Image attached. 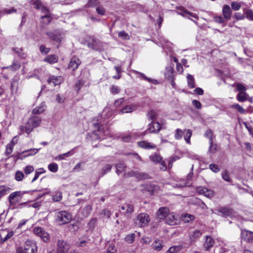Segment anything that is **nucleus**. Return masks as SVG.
<instances>
[{
    "instance_id": "nucleus-1",
    "label": "nucleus",
    "mask_w": 253,
    "mask_h": 253,
    "mask_svg": "<svg viewBox=\"0 0 253 253\" xmlns=\"http://www.w3.org/2000/svg\"><path fill=\"white\" fill-rule=\"evenodd\" d=\"M42 119L38 116H32L28 120L25 126H21L20 129L25 131L27 134H30L33 130L39 126L41 123Z\"/></svg>"
},
{
    "instance_id": "nucleus-2",
    "label": "nucleus",
    "mask_w": 253,
    "mask_h": 253,
    "mask_svg": "<svg viewBox=\"0 0 253 253\" xmlns=\"http://www.w3.org/2000/svg\"><path fill=\"white\" fill-rule=\"evenodd\" d=\"M72 219V215L67 211H60L55 213V221L59 225L68 223Z\"/></svg>"
},
{
    "instance_id": "nucleus-3",
    "label": "nucleus",
    "mask_w": 253,
    "mask_h": 253,
    "mask_svg": "<svg viewBox=\"0 0 253 253\" xmlns=\"http://www.w3.org/2000/svg\"><path fill=\"white\" fill-rule=\"evenodd\" d=\"M29 192L27 191H16L11 193L8 196V202L10 206H14L20 202L21 199L25 194Z\"/></svg>"
},
{
    "instance_id": "nucleus-4",
    "label": "nucleus",
    "mask_w": 253,
    "mask_h": 253,
    "mask_svg": "<svg viewBox=\"0 0 253 253\" xmlns=\"http://www.w3.org/2000/svg\"><path fill=\"white\" fill-rule=\"evenodd\" d=\"M37 246L34 242L27 241L24 248H19L16 253H37Z\"/></svg>"
},
{
    "instance_id": "nucleus-5",
    "label": "nucleus",
    "mask_w": 253,
    "mask_h": 253,
    "mask_svg": "<svg viewBox=\"0 0 253 253\" xmlns=\"http://www.w3.org/2000/svg\"><path fill=\"white\" fill-rule=\"evenodd\" d=\"M150 221V217L147 213H141L137 216L135 223L139 227H142L147 226Z\"/></svg>"
},
{
    "instance_id": "nucleus-6",
    "label": "nucleus",
    "mask_w": 253,
    "mask_h": 253,
    "mask_svg": "<svg viewBox=\"0 0 253 253\" xmlns=\"http://www.w3.org/2000/svg\"><path fill=\"white\" fill-rule=\"evenodd\" d=\"M34 233L44 242H47L49 240V235L42 227H36L34 229Z\"/></svg>"
},
{
    "instance_id": "nucleus-7",
    "label": "nucleus",
    "mask_w": 253,
    "mask_h": 253,
    "mask_svg": "<svg viewBox=\"0 0 253 253\" xmlns=\"http://www.w3.org/2000/svg\"><path fill=\"white\" fill-rule=\"evenodd\" d=\"M70 248V246L67 242L59 240L57 242L56 253H66Z\"/></svg>"
},
{
    "instance_id": "nucleus-8",
    "label": "nucleus",
    "mask_w": 253,
    "mask_h": 253,
    "mask_svg": "<svg viewBox=\"0 0 253 253\" xmlns=\"http://www.w3.org/2000/svg\"><path fill=\"white\" fill-rule=\"evenodd\" d=\"M40 149H30L20 153H17L16 157L17 159H23L24 158L31 156L37 154Z\"/></svg>"
},
{
    "instance_id": "nucleus-9",
    "label": "nucleus",
    "mask_w": 253,
    "mask_h": 253,
    "mask_svg": "<svg viewBox=\"0 0 253 253\" xmlns=\"http://www.w3.org/2000/svg\"><path fill=\"white\" fill-rule=\"evenodd\" d=\"M46 35L49 37L51 40L54 41L58 43H60L63 38L62 33L57 30L53 32H47Z\"/></svg>"
},
{
    "instance_id": "nucleus-10",
    "label": "nucleus",
    "mask_w": 253,
    "mask_h": 253,
    "mask_svg": "<svg viewBox=\"0 0 253 253\" xmlns=\"http://www.w3.org/2000/svg\"><path fill=\"white\" fill-rule=\"evenodd\" d=\"M196 191L199 194L203 195L208 198H211L214 195V192L205 187L200 186L196 188Z\"/></svg>"
},
{
    "instance_id": "nucleus-11",
    "label": "nucleus",
    "mask_w": 253,
    "mask_h": 253,
    "mask_svg": "<svg viewBox=\"0 0 253 253\" xmlns=\"http://www.w3.org/2000/svg\"><path fill=\"white\" fill-rule=\"evenodd\" d=\"M120 211L127 216H130L134 211V206L130 204L126 203L121 206Z\"/></svg>"
},
{
    "instance_id": "nucleus-12",
    "label": "nucleus",
    "mask_w": 253,
    "mask_h": 253,
    "mask_svg": "<svg viewBox=\"0 0 253 253\" xmlns=\"http://www.w3.org/2000/svg\"><path fill=\"white\" fill-rule=\"evenodd\" d=\"M88 47L95 50H101L102 49L101 42L95 38H91L87 43Z\"/></svg>"
},
{
    "instance_id": "nucleus-13",
    "label": "nucleus",
    "mask_w": 253,
    "mask_h": 253,
    "mask_svg": "<svg viewBox=\"0 0 253 253\" xmlns=\"http://www.w3.org/2000/svg\"><path fill=\"white\" fill-rule=\"evenodd\" d=\"M161 129L160 124L158 122H152L148 125V128L145 131V133L147 132L150 133H157Z\"/></svg>"
},
{
    "instance_id": "nucleus-14",
    "label": "nucleus",
    "mask_w": 253,
    "mask_h": 253,
    "mask_svg": "<svg viewBox=\"0 0 253 253\" xmlns=\"http://www.w3.org/2000/svg\"><path fill=\"white\" fill-rule=\"evenodd\" d=\"M217 211L224 217L231 216L234 213V211L232 209L227 207H220L217 210Z\"/></svg>"
},
{
    "instance_id": "nucleus-15",
    "label": "nucleus",
    "mask_w": 253,
    "mask_h": 253,
    "mask_svg": "<svg viewBox=\"0 0 253 253\" xmlns=\"http://www.w3.org/2000/svg\"><path fill=\"white\" fill-rule=\"evenodd\" d=\"M170 211L167 207L160 208L157 211V217L159 219L165 220Z\"/></svg>"
},
{
    "instance_id": "nucleus-16",
    "label": "nucleus",
    "mask_w": 253,
    "mask_h": 253,
    "mask_svg": "<svg viewBox=\"0 0 253 253\" xmlns=\"http://www.w3.org/2000/svg\"><path fill=\"white\" fill-rule=\"evenodd\" d=\"M165 220L168 224L173 225L176 224L177 216H175L174 212H169Z\"/></svg>"
},
{
    "instance_id": "nucleus-17",
    "label": "nucleus",
    "mask_w": 253,
    "mask_h": 253,
    "mask_svg": "<svg viewBox=\"0 0 253 253\" xmlns=\"http://www.w3.org/2000/svg\"><path fill=\"white\" fill-rule=\"evenodd\" d=\"M222 15L227 20H230L232 16V9L229 5H224L222 7Z\"/></svg>"
},
{
    "instance_id": "nucleus-18",
    "label": "nucleus",
    "mask_w": 253,
    "mask_h": 253,
    "mask_svg": "<svg viewBox=\"0 0 253 253\" xmlns=\"http://www.w3.org/2000/svg\"><path fill=\"white\" fill-rule=\"evenodd\" d=\"M81 63V61L79 58L75 56L73 57L70 60L68 68L72 69L73 70H75L78 68Z\"/></svg>"
},
{
    "instance_id": "nucleus-19",
    "label": "nucleus",
    "mask_w": 253,
    "mask_h": 253,
    "mask_svg": "<svg viewBox=\"0 0 253 253\" xmlns=\"http://www.w3.org/2000/svg\"><path fill=\"white\" fill-rule=\"evenodd\" d=\"M241 238L246 242H252L253 241V232L247 230H243L241 232Z\"/></svg>"
},
{
    "instance_id": "nucleus-20",
    "label": "nucleus",
    "mask_w": 253,
    "mask_h": 253,
    "mask_svg": "<svg viewBox=\"0 0 253 253\" xmlns=\"http://www.w3.org/2000/svg\"><path fill=\"white\" fill-rule=\"evenodd\" d=\"M62 82V79L60 76H50L47 80L48 84L53 86L60 84Z\"/></svg>"
},
{
    "instance_id": "nucleus-21",
    "label": "nucleus",
    "mask_w": 253,
    "mask_h": 253,
    "mask_svg": "<svg viewBox=\"0 0 253 253\" xmlns=\"http://www.w3.org/2000/svg\"><path fill=\"white\" fill-rule=\"evenodd\" d=\"M214 244V241L211 237L207 236L206 237V241L204 243V246L206 251H209L211 248Z\"/></svg>"
},
{
    "instance_id": "nucleus-22",
    "label": "nucleus",
    "mask_w": 253,
    "mask_h": 253,
    "mask_svg": "<svg viewBox=\"0 0 253 253\" xmlns=\"http://www.w3.org/2000/svg\"><path fill=\"white\" fill-rule=\"evenodd\" d=\"M138 145L142 148L147 149H154L156 147L155 144L146 141L138 142Z\"/></svg>"
},
{
    "instance_id": "nucleus-23",
    "label": "nucleus",
    "mask_w": 253,
    "mask_h": 253,
    "mask_svg": "<svg viewBox=\"0 0 253 253\" xmlns=\"http://www.w3.org/2000/svg\"><path fill=\"white\" fill-rule=\"evenodd\" d=\"M58 58L57 56L54 54L47 56L44 59V61L49 64H54L58 62Z\"/></svg>"
},
{
    "instance_id": "nucleus-24",
    "label": "nucleus",
    "mask_w": 253,
    "mask_h": 253,
    "mask_svg": "<svg viewBox=\"0 0 253 253\" xmlns=\"http://www.w3.org/2000/svg\"><path fill=\"white\" fill-rule=\"evenodd\" d=\"M46 105L44 103H42L40 106L35 108L32 111L33 114H40L45 110Z\"/></svg>"
},
{
    "instance_id": "nucleus-25",
    "label": "nucleus",
    "mask_w": 253,
    "mask_h": 253,
    "mask_svg": "<svg viewBox=\"0 0 253 253\" xmlns=\"http://www.w3.org/2000/svg\"><path fill=\"white\" fill-rule=\"evenodd\" d=\"M219 151V147L217 144L214 143L213 141L210 142V147L208 150L209 153L214 154Z\"/></svg>"
},
{
    "instance_id": "nucleus-26",
    "label": "nucleus",
    "mask_w": 253,
    "mask_h": 253,
    "mask_svg": "<svg viewBox=\"0 0 253 253\" xmlns=\"http://www.w3.org/2000/svg\"><path fill=\"white\" fill-rule=\"evenodd\" d=\"M135 109H136L135 106L126 105L120 111V113L124 114V113H131V112H133L134 110H135Z\"/></svg>"
},
{
    "instance_id": "nucleus-27",
    "label": "nucleus",
    "mask_w": 253,
    "mask_h": 253,
    "mask_svg": "<svg viewBox=\"0 0 253 253\" xmlns=\"http://www.w3.org/2000/svg\"><path fill=\"white\" fill-rule=\"evenodd\" d=\"M74 154L73 149L67 153L59 155L55 157L54 160L56 161L64 160L66 158L69 157Z\"/></svg>"
},
{
    "instance_id": "nucleus-28",
    "label": "nucleus",
    "mask_w": 253,
    "mask_h": 253,
    "mask_svg": "<svg viewBox=\"0 0 253 253\" xmlns=\"http://www.w3.org/2000/svg\"><path fill=\"white\" fill-rule=\"evenodd\" d=\"M21 67V64L17 61H14L12 65L5 67V69H8L11 71H15L19 70Z\"/></svg>"
},
{
    "instance_id": "nucleus-29",
    "label": "nucleus",
    "mask_w": 253,
    "mask_h": 253,
    "mask_svg": "<svg viewBox=\"0 0 253 253\" xmlns=\"http://www.w3.org/2000/svg\"><path fill=\"white\" fill-rule=\"evenodd\" d=\"M202 235L200 230H196L193 232L190 235V239L192 242H194L199 238Z\"/></svg>"
},
{
    "instance_id": "nucleus-30",
    "label": "nucleus",
    "mask_w": 253,
    "mask_h": 253,
    "mask_svg": "<svg viewBox=\"0 0 253 253\" xmlns=\"http://www.w3.org/2000/svg\"><path fill=\"white\" fill-rule=\"evenodd\" d=\"M186 78L188 87L190 88H194L195 87V82L194 77L190 74H188Z\"/></svg>"
},
{
    "instance_id": "nucleus-31",
    "label": "nucleus",
    "mask_w": 253,
    "mask_h": 253,
    "mask_svg": "<svg viewBox=\"0 0 253 253\" xmlns=\"http://www.w3.org/2000/svg\"><path fill=\"white\" fill-rule=\"evenodd\" d=\"M101 122H97L93 123V126L95 129H97V132H99L98 134H100L102 136V134L105 132L103 131L104 127L103 125L101 123Z\"/></svg>"
},
{
    "instance_id": "nucleus-32",
    "label": "nucleus",
    "mask_w": 253,
    "mask_h": 253,
    "mask_svg": "<svg viewBox=\"0 0 253 253\" xmlns=\"http://www.w3.org/2000/svg\"><path fill=\"white\" fill-rule=\"evenodd\" d=\"M153 248L157 251H161L163 247V242L160 240H156L153 244Z\"/></svg>"
},
{
    "instance_id": "nucleus-33",
    "label": "nucleus",
    "mask_w": 253,
    "mask_h": 253,
    "mask_svg": "<svg viewBox=\"0 0 253 253\" xmlns=\"http://www.w3.org/2000/svg\"><path fill=\"white\" fill-rule=\"evenodd\" d=\"M126 168V166L123 162H119L116 165V172L118 174H120L125 170Z\"/></svg>"
},
{
    "instance_id": "nucleus-34",
    "label": "nucleus",
    "mask_w": 253,
    "mask_h": 253,
    "mask_svg": "<svg viewBox=\"0 0 253 253\" xmlns=\"http://www.w3.org/2000/svg\"><path fill=\"white\" fill-rule=\"evenodd\" d=\"M11 189L5 185L0 186V199L3 196L9 193Z\"/></svg>"
},
{
    "instance_id": "nucleus-35",
    "label": "nucleus",
    "mask_w": 253,
    "mask_h": 253,
    "mask_svg": "<svg viewBox=\"0 0 253 253\" xmlns=\"http://www.w3.org/2000/svg\"><path fill=\"white\" fill-rule=\"evenodd\" d=\"M236 98L239 102H244L247 100V94L245 91L239 92L237 95Z\"/></svg>"
},
{
    "instance_id": "nucleus-36",
    "label": "nucleus",
    "mask_w": 253,
    "mask_h": 253,
    "mask_svg": "<svg viewBox=\"0 0 253 253\" xmlns=\"http://www.w3.org/2000/svg\"><path fill=\"white\" fill-rule=\"evenodd\" d=\"M147 189L148 191H149L152 194H154L159 191L160 188L157 185L151 184L148 186Z\"/></svg>"
},
{
    "instance_id": "nucleus-37",
    "label": "nucleus",
    "mask_w": 253,
    "mask_h": 253,
    "mask_svg": "<svg viewBox=\"0 0 253 253\" xmlns=\"http://www.w3.org/2000/svg\"><path fill=\"white\" fill-rule=\"evenodd\" d=\"M150 159L155 163H159L162 160L161 156L157 153H155L149 156Z\"/></svg>"
},
{
    "instance_id": "nucleus-38",
    "label": "nucleus",
    "mask_w": 253,
    "mask_h": 253,
    "mask_svg": "<svg viewBox=\"0 0 253 253\" xmlns=\"http://www.w3.org/2000/svg\"><path fill=\"white\" fill-rule=\"evenodd\" d=\"M204 136L208 138L209 139L210 142L213 141L215 138L212 131L210 129H208L206 130L204 134Z\"/></svg>"
},
{
    "instance_id": "nucleus-39",
    "label": "nucleus",
    "mask_w": 253,
    "mask_h": 253,
    "mask_svg": "<svg viewBox=\"0 0 253 253\" xmlns=\"http://www.w3.org/2000/svg\"><path fill=\"white\" fill-rule=\"evenodd\" d=\"M184 132H185L184 134V139L187 143H190V138L192 136V130L188 129H185Z\"/></svg>"
},
{
    "instance_id": "nucleus-40",
    "label": "nucleus",
    "mask_w": 253,
    "mask_h": 253,
    "mask_svg": "<svg viewBox=\"0 0 253 253\" xmlns=\"http://www.w3.org/2000/svg\"><path fill=\"white\" fill-rule=\"evenodd\" d=\"M62 198V193L60 191L56 192L52 196V200L54 202H59Z\"/></svg>"
},
{
    "instance_id": "nucleus-41",
    "label": "nucleus",
    "mask_w": 253,
    "mask_h": 253,
    "mask_svg": "<svg viewBox=\"0 0 253 253\" xmlns=\"http://www.w3.org/2000/svg\"><path fill=\"white\" fill-rule=\"evenodd\" d=\"M99 3L97 0H88L84 7L86 8L92 7L98 5Z\"/></svg>"
},
{
    "instance_id": "nucleus-42",
    "label": "nucleus",
    "mask_w": 253,
    "mask_h": 253,
    "mask_svg": "<svg viewBox=\"0 0 253 253\" xmlns=\"http://www.w3.org/2000/svg\"><path fill=\"white\" fill-rule=\"evenodd\" d=\"M12 50L15 52L20 57L22 58H25L26 54L23 52V50L21 48L13 47Z\"/></svg>"
},
{
    "instance_id": "nucleus-43",
    "label": "nucleus",
    "mask_w": 253,
    "mask_h": 253,
    "mask_svg": "<svg viewBox=\"0 0 253 253\" xmlns=\"http://www.w3.org/2000/svg\"><path fill=\"white\" fill-rule=\"evenodd\" d=\"M147 116L150 120H153L156 119L158 116V114L155 111L150 110L147 113Z\"/></svg>"
},
{
    "instance_id": "nucleus-44",
    "label": "nucleus",
    "mask_w": 253,
    "mask_h": 253,
    "mask_svg": "<svg viewBox=\"0 0 253 253\" xmlns=\"http://www.w3.org/2000/svg\"><path fill=\"white\" fill-rule=\"evenodd\" d=\"M24 177L23 172L20 170H17L15 174V179L17 181H22Z\"/></svg>"
},
{
    "instance_id": "nucleus-45",
    "label": "nucleus",
    "mask_w": 253,
    "mask_h": 253,
    "mask_svg": "<svg viewBox=\"0 0 253 253\" xmlns=\"http://www.w3.org/2000/svg\"><path fill=\"white\" fill-rule=\"evenodd\" d=\"M139 74L143 79L148 81V82L154 84H158L157 80L148 78L143 73H139Z\"/></svg>"
},
{
    "instance_id": "nucleus-46",
    "label": "nucleus",
    "mask_w": 253,
    "mask_h": 253,
    "mask_svg": "<svg viewBox=\"0 0 253 253\" xmlns=\"http://www.w3.org/2000/svg\"><path fill=\"white\" fill-rule=\"evenodd\" d=\"M48 169L50 171L52 172H56L58 171V166L57 164L52 163L48 165Z\"/></svg>"
},
{
    "instance_id": "nucleus-47",
    "label": "nucleus",
    "mask_w": 253,
    "mask_h": 253,
    "mask_svg": "<svg viewBox=\"0 0 253 253\" xmlns=\"http://www.w3.org/2000/svg\"><path fill=\"white\" fill-rule=\"evenodd\" d=\"M231 108L237 110L241 114H245L246 113L245 109L238 104H234L232 105L231 106Z\"/></svg>"
},
{
    "instance_id": "nucleus-48",
    "label": "nucleus",
    "mask_w": 253,
    "mask_h": 253,
    "mask_svg": "<svg viewBox=\"0 0 253 253\" xmlns=\"http://www.w3.org/2000/svg\"><path fill=\"white\" fill-rule=\"evenodd\" d=\"M13 144H7L6 146V150L4 152L5 155L7 156H8L9 155H10L13 149Z\"/></svg>"
},
{
    "instance_id": "nucleus-49",
    "label": "nucleus",
    "mask_w": 253,
    "mask_h": 253,
    "mask_svg": "<svg viewBox=\"0 0 253 253\" xmlns=\"http://www.w3.org/2000/svg\"><path fill=\"white\" fill-rule=\"evenodd\" d=\"M18 82L16 80H13L11 84V89L12 93H16L18 89Z\"/></svg>"
},
{
    "instance_id": "nucleus-50",
    "label": "nucleus",
    "mask_w": 253,
    "mask_h": 253,
    "mask_svg": "<svg viewBox=\"0 0 253 253\" xmlns=\"http://www.w3.org/2000/svg\"><path fill=\"white\" fill-rule=\"evenodd\" d=\"M135 235L134 233H131L127 235L125 238V240L128 243H132L134 241Z\"/></svg>"
},
{
    "instance_id": "nucleus-51",
    "label": "nucleus",
    "mask_w": 253,
    "mask_h": 253,
    "mask_svg": "<svg viewBox=\"0 0 253 253\" xmlns=\"http://www.w3.org/2000/svg\"><path fill=\"white\" fill-rule=\"evenodd\" d=\"M92 210L91 206L89 205L86 206L83 210V214L84 216H87L88 215H89L91 213Z\"/></svg>"
},
{
    "instance_id": "nucleus-52",
    "label": "nucleus",
    "mask_w": 253,
    "mask_h": 253,
    "mask_svg": "<svg viewBox=\"0 0 253 253\" xmlns=\"http://www.w3.org/2000/svg\"><path fill=\"white\" fill-rule=\"evenodd\" d=\"M89 137H90V139H91V140H95L96 139H101L102 138L100 134H98L96 133L95 130H94L93 132L89 134L88 136L87 137V138H89Z\"/></svg>"
},
{
    "instance_id": "nucleus-53",
    "label": "nucleus",
    "mask_w": 253,
    "mask_h": 253,
    "mask_svg": "<svg viewBox=\"0 0 253 253\" xmlns=\"http://www.w3.org/2000/svg\"><path fill=\"white\" fill-rule=\"evenodd\" d=\"M107 253H117V249L114 244H109L107 248Z\"/></svg>"
},
{
    "instance_id": "nucleus-54",
    "label": "nucleus",
    "mask_w": 253,
    "mask_h": 253,
    "mask_svg": "<svg viewBox=\"0 0 253 253\" xmlns=\"http://www.w3.org/2000/svg\"><path fill=\"white\" fill-rule=\"evenodd\" d=\"M231 8L235 10H239L241 7V4L237 1L232 2L231 3Z\"/></svg>"
},
{
    "instance_id": "nucleus-55",
    "label": "nucleus",
    "mask_w": 253,
    "mask_h": 253,
    "mask_svg": "<svg viewBox=\"0 0 253 253\" xmlns=\"http://www.w3.org/2000/svg\"><path fill=\"white\" fill-rule=\"evenodd\" d=\"M181 250L179 246H173L170 247L167 253H178Z\"/></svg>"
},
{
    "instance_id": "nucleus-56",
    "label": "nucleus",
    "mask_w": 253,
    "mask_h": 253,
    "mask_svg": "<svg viewBox=\"0 0 253 253\" xmlns=\"http://www.w3.org/2000/svg\"><path fill=\"white\" fill-rule=\"evenodd\" d=\"M183 135V131L181 129L179 128H177L175 130V133L174 134V138L177 139L179 140L182 138Z\"/></svg>"
},
{
    "instance_id": "nucleus-57",
    "label": "nucleus",
    "mask_w": 253,
    "mask_h": 253,
    "mask_svg": "<svg viewBox=\"0 0 253 253\" xmlns=\"http://www.w3.org/2000/svg\"><path fill=\"white\" fill-rule=\"evenodd\" d=\"M17 10L14 7H11L10 9L5 8L1 11V13L3 14H10L11 13L16 12Z\"/></svg>"
},
{
    "instance_id": "nucleus-58",
    "label": "nucleus",
    "mask_w": 253,
    "mask_h": 253,
    "mask_svg": "<svg viewBox=\"0 0 253 253\" xmlns=\"http://www.w3.org/2000/svg\"><path fill=\"white\" fill-rule=\"evenodd\" d=\"M96 222L97 218H93L91 219H90V220L88 223V228L90 230H92L95 227Z\"/></svg>"
},
{
    "instance_id": "nucleus-59",
    "label": "nucleus",
    "mask_w": 253,
    "mask_h": 253,
    "mask_svg": "<svg viewBox=\"0 0 253 253\" xmlns=\"http://www.w3.org/2000/svg\"><path fill=\"white\" fill-rule=\"evenodd\" d=\"M214 21L218 23H223L225 22L226 19L224 17H222L221 16H216L213 17Z\"/></svg>"
},
{
    "instance_id": "nucleus-60",
    "label": "nucleus",
    "mask_w": 253,
    "mask_h": 253,
    "mask_svg": "<svg viewBox=\"0 0 253 253\" xmlns=\"http://www.w3.org/2000/svg\"><path fill=\"white\" fill-rule=\"evenodd\" d=\"M24 171L26 174H29L34 171V167L31 165L27 166L24 168Z\"/></svg>"
},
{
    "instance_id": "nucleus-61",
    "label": "nucleus",
    "mask_w": 253,
    "mask_h": 253,
    "mask_svg": "<svg viewBox=\"0 0 253 253\" xmlns=\"http://www.w3.org/2000/svg\"><path fill=\"white\" fill-rule=\"evenodd\" d=\"M234 17L237 20H243L245 19V16L244 14H242L240 12H236L234 14Z\"/></svg>"
},
{
    "instance_id": "nucleus-62",
    "label": "nucleus",
    "mask_w": 253,
    "mask_h": 253,
    "mask_svg": "<svg viewBox=\"0 0 253 253\" xmlns=\"http://www.w3.org/2000/svg\"><path fill=\"white\" fill-rule=\"evenodd\" d=\"M209 168L210 169L215 173H217L220 171V169L218 166L215 164H211L210 165Z\"/></svg>"
},
{
    "instance_id": "nucleus-63",
    "label": "nucleus",
    "mask_w": 253,
    "mask_h": 253,
    "mask_svg": "<svg viewBox=\"0 0 253 253\" xmlns=\"http://www.w3.org/2000/svg\"><path fill=\"white\" fill-rule=\"evenodd\" d=\"M110 91L112 94H115L119 93L120 89L118 86L113 85L111 87Z\"/></svg>"
},
{
    "instance_id": "nucleus-64",
    "label": "nucleus",
    "mask_w": 253,
    "mask_h": 253,
    "mask_svg": "<svg viewBox=\"0 0 253 253\" xmlns=\"http://www.w3.org/2000/svg\"><path fill=\"white\" fill-rule=\"evenodd\" d=\"M246 18L251 21H253V12L251 10H247L245 12Z\"/></svg>"
}]
</instances>
